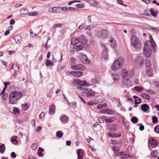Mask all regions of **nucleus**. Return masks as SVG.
<instances>
[{"label":"nucleus","instance_id":"nucleus-48","mask_svg":"<svg viewBox=\"0 0 159 159\" xmlns=\"http://www.w3.org/2000/svg\"><path fill=\"white\" fill-rule=\"evenodd\" d=\"M13 112L15 114H19L20 113L19 110L17 108L14 107L13 109Z\"/></svg>","mask_w":159,"mask_h":159},{"label":"nucleus","instance_id":"nucleus-4","mask_svg":"<svg viewBox=\"0 0 159 159\" xmlns=\"http://www.w3.org/2000/svg\"><path fill=\"white\" fill-rule=\"evenodd\" d=\"M124 59L123 58L119 57L115 61L111 66L112 70H116L122 67L124 63Z\"/></svg>","mask_w":159,"mask_h":159},{"label":"nucleus","instance_id":"nucleus-40","mask_svg":"<svg viewBox=\"0 0 159 159\" xmlns=\"http://www.w3.org/2000/svg\"><path fill=\"white\" fill-rule=\"evenodd\" d=\"M83 46L82 45L80 44L78 45H76L74 47V49L77 51H80L83 49Z\"/></svg>","mask_w":159,"mask_h":159},{"label":"nucleus","instance_id":"nucleus-13","mask_svg":"<svg viewBox=\"0 0 159 159\" xmlns=\"http://www.w3.org/2000/svg\"><path fill=\"white\" fill-rule=\"evenodd\" d=\"M108 128L110 131L113 132L116 131L117 129V127L116 124L109 125L107 126Z\"/></svg>","mask_w":159,"mask_h":159},{"label":"nucleus","instance_id":"nucleus-61","mask_svg":"<svg viewBox=\"0 0 159 159\" xmlns=\"http://www.w3.org/2000/svg\"><path fill=\"white\" fill-rule=\"evenodd\" d=\"M38 13L37 12H34L29 13V15L30 16H36L37 15Z\"/></svg>","mask_w":159,"mask_h":159},{"label":"nucleus","instance_id":"nucleus-17","mask_svg":"<svg viewBox=\"0 0 159 159\" xmlns=\"http://www.w3.org/2000/svg\"><path fill=\"white\" fill-rule=\"evenodd\" d=\"M147 75L148 76H152L153 75V70L151 68H147L146 70Z\"/></svg>","mask_w":159,"mask_h":159},{"label":"nucleus","instance_id":"nucleus-49","mask_svg":"<svg viewBox=\"0 0 159 159\" xmlns=\"http://www.w3.org/2000/svg\"><path fill=\"white\" fill-rule=\"evenodd\" d=\"M22 109L24 111L27 110L28 108V107L27 106V105L26 103H24L22 104Z\"/></svg>","mask_w":159,"mask_h":159},{"label":"nucleus","instance_id":"nucleus-56","mask_svg":"<svg viewBox=\"0 0 159 159\" xmlns=\"http://www.w3.org/2000/svg\"><path fill=\"white\" fill-rule=\"evenodd\" d=\"M152 122L154 123H157V118L155 116H152Z\"/></svg>","mask_w":159,"mask_h":159},{"label":"nucleus","instance_id":"nucleus-11","mask_svg":"<svg viewBox=\"0 0 159 159\" xmlns=\"http://www.w3.org/2000/svg\"><path fill=\"white\" fill-rule=\"evenodd\" d=\"M104 48L102 53V57L104 59L106 60L107 59L108 56V53L107 48H106L105 46L103 44Z\"/></svg>","mask_w":159,"mask_h":159},{"label":"nucleus","instance_id":"nucleus-14","mask_svg":"<svg viewBox=\"0 0 159 159\" xmlns=\"http://www.w3.org/2000/svg\"><path fill=\"white\" fill-rule=\"evenodd\" d=\"M79 43L78 38L72 37L71 39V43L73 45H75Z\"/></svg>","mask_w":159,"mask_h":159},{"label":"nucleus","instance_id":"nucleus-54","mask_svg":"<svg viewBox=\"0 0 159 159\" xmlns=\"http://www.w3.org/2000/svg\"><path fill=\"white\" fill-rule=\"evenodd\" d=\"M96 104L92 100L87 102V104L89 106H92L95 105Z\"/></svg>","mask_w":159,"mask_h":159},{"label":"nucleus","instance_id":"nucleus-12","mask_svg":"<svg viewBox=\"0 0 159 159\" xmlns=\"http://www.w3.org/2000/svg\"><path fill=\"white\" fill-rule=\"evenodd\" d=\"M148 142L152 146V148H155L158 145V142L156 140L153 138L150 139Z\"/></svg>","mask_w":159,"mask_h":159},{"label":"nucleus","instance_id":"nucleus-43","mask_svg":"<svg viewBox=\"0 0 159 159\" xmlns=\"http://www.w3.org/2000/svg\"><path fill=\"white\" fill-rule=\"evenodd\" d=\"M145 62L146 66L148 67V68H150L151 66V63L150 61L148 59H146L145 60Z\"/></svg>","mask_w":159,"mask_h":159},{"label":"nucleus","instance_id":"nucleus-21","mask_svg":"<svg viewBox=\"0 0 159 159\" xmlns=\"http://www.w3.org/2000/svg\"><path fill=\"white\" fill-rule=\"evenodd\" d=\"M141 108L143 111L147 112L149 109V107L148 105L145 104L141 106Z\"/></svg>","mask_w":159,"mask_h":159},{"label":"nucleus","instance_id":"nucleus-6","mask_svg":"<svg viewBox=\"0 0 159 159\" xmlns=\"http://www.w3.org/2000/svg\"><path fill=\"white\" fill-rule=\"evenodd\" d=\"M79 57L83 63L88 64L89 63L90 61L88 59L85 54L83 53H81L79 55Z\"/></svg>","mask_w":159,"mask_h":159},{"label":"nucleus","instance_id":"nucleus-22","mask_svg":"<svg viewBox=\"0 0 159 159\" xmlns=\"http://www.w3.org/2000/svg\"><path fill=\"white\" fill-rule=\"evenodd\" d=\"M77 154L78 157V159H83V152L82 149H79L78 150Z\"/></svg>","mask_w":159,"mask_h":159},{"label":"nucleus","instance_id":"nucleus-41","mask_svg":"<svg viewBox=\"0 0 159 159\" xmlns=\"http://www.w3.org/2000/svg\"><path fill=\"white\" fill-rule=\"evenodd\" d=\"M5 150V145L4 144H2L0 146V151L1 153L3 152Z\"/></svg>","mask_w":159,"mask_h":159},{"label":"nucleus","instance_id":"nucleus-46","mask_svg":"<svg viewBox=\"0 0 159 159\" xmlns=\"http://www.w3.org/2000/svg\"><path fill=\"white\" fill-rule=\"evenodd\" d=\"M56 134L57 137L61 138L62 136L63 133L60 131H58L57 132Z\"/></svg>","mask_w":159,"mask_h":159},{"label":"nucleus","instance_id":"nucleus-58","mask_svg":"<svg viewBox=\"0 0 159 159\" xmlns=\"http://www.w3.org/2000/svg\"><path fill=\"white\" fill-rule=\"evenodd\" d=\"M71 61L74 64L76 63V61L75 58L73 57H71L70 59Z\"/></svg>","mask_w":159,"mask_h":159},{"label":"nucleus","instance_id":"nucleus-51","mask_svg":"<svg viewBox=\"0 0 159 159\" xmlns=\"http://www.w3.org/2000/svg\"><path fill=\"white\" fill-rule=\"evenodd\" d=\"M93 25H90L85 28L84 29L85 30H91L93 28Z\"/></svg>","mask_w":159,"mask_h":159},{"label":"nucleus","instance_id":"nucleus-44","mask_svg":"<svg viewBox=\"0 0 159 159\" xmlns=\"http://www.w3.org/2000/svg\"><path fill=\"white\" fill-rule=\"evenodd\" d=\"M134 89L135 90L138 92H140L143 90L142 87L138 86L135 87Z\"/></svg>","mask_w":159,"mask_h":159},{"label":"nucleus","instance_id":"nucleus-47","mask_svg":"<svg viewBox=\"0 0 159 159\" xmlns=\"http://www.w3.org/2000/svg\"><path fill=\"white\" fill-rule=\"evenodd\" d=\"M95 35L96 36L99 38H101V31H96Z\"/></svg>","mask_w":159,"mask_h":159},{"label":"nucleus","instance_id":"nucleus-2","mask_svg":"<svg viewBox=\"0 0 159 159\" xmlns=\"http://www.w3.org/2000/svg\"><path fill=\"white\" fill-rule=\"evenodd\" d=\"M22 96V93L21 92L13 91L9 94V102L11 104H14L16 103L17 100H19Z\"/></svg>","mask_w":159,"mask_h":159},{"label":"nucleus","instance_id":"nucleus-64","mask_svg":"<svg viewBox=\"0 0 159 159\" xmlns=\"http://www.w3.org/2000/svg\"><path fill=\"white\" fill-rule=\"evenodd\" d=\"M16 121L18 123L20 124H22L23 122V120H20L19 119H17L16 120Z\"/></svg>","mask_w":159,"mask_h":159},{"label":"nucleus","instance_id":"nucleus-59","mask_svg":"<svg viewBox=\"0 0 159 159\" xmlns=\"http://www.w3.org/2000/svg\"><path fill=\"white\" fill-rule=\"evenodd\" d=\"M78 64L76 65L72 66H71V68L74 70H77L78 69Z\"/></svg>","mask_w":159,"mask_h":159},{"label":"nucleus","instance_id":"nucleus-63","mask_svg":"<svg viewBox=\"0 0 159 159\" xmlns=\"http://www.w3.org/2000/svg\"><path fill=\"white\" fill-rule=\"evenodd\" d=\"M44 116V113L43 112H42L39 115V118L40 119H42Z\"/></svg>","mask_w":159,"mask_h":159},{"label":"nucleus","instance_id":"nucleus-62","mask_svg":"<svg viewBox=\"0 0 159 159\" xmlns=\"http://www.w3.org/2000/svg\"><path fill=\"white\" fill-rule=\"evenodd\" d=\"M62 26V24L61 23H57L54 25L53 27L54 28H56L58 27H60Z\"/></svg>","mask_w":159,"mask_h":159},{"label":"nucleus","instance_id":"nucleus-30","mask_svg":"<svg viewBox=\"0 0 159 159\" xmlns=\"http://www.w3.org/2000/svg\"><path fill=\"white\" fill-rule=\"evenodd\" d=\"M110 44L111 47L113 48H115L116 47V44L115 40L112 38L110 41Z\"/></svg>","mask_w":159,"mask_h":159},{"label":"nucleus","instance_id":"nucleus-8","mask_svg":"<svg viewBox=\"0 0 159 159\" xmlns=\"http://www.w3.org/2000/svg\"><path fill=\"white\" fill-rule=\"evenodd\" d=\"M85 92L86 95V97H93L95 95V92L93 91L91 89H86Z\"/></svg>","mask_w":159,"mask_h":159},{"label":"nucleus","instance_id":"nucleus-32","mask_svg":"<svg viewBox=\"0 0 159 159\" xmlns=\"http://www.w3.org/2000/svg\"><path fill=\"white\" fill-rule=\"evenodd\" d=\"M67 102L69 103V105L74 109H75L77 107L76 102H72L70 103L68 101Z\"/></svg>","mask_w":159,"mask_h":159},{"label":"nucleus","instance_id":"nucleus-31","mask_svg":"<svg viewBox=\"0 0 159 159\" xmlns=\"http://www.w3.org/2000/svg\"><path fill=\"white\" fill-rule=\"evenodd\" d=\"M149 11L150 12L151 15L152 16L154 17H156L157 14L158 13V11H154V9L152 8H150L149 10Z\"/></svg>","mask_w":159,"mask_h":159},{"label":"nucleus","instance_id":"nucleus-28","mask_svg":"<svg viewBox=\"0 0 159 159\" xmlns=\"http://www.w3.org/2000/svg\"><path fill=\"white\" fill-rule=\"evenodd\" d=\"M57 7H49L48 9V11L52 13H57Z\"/></svg>","mask_w":159,"mask_h":159},{"label":"nucleus","instance_id":"nucleus-15","mask_svg":"<svg viewBox=\"0 0 159 159\" xmlns=\"http://www.w3.org/2000/svg\"><path fill=\"white\" fill-rule=\"evenodd\" d=\"M14 39L16 43H20L22 41V37L20 35H16L14 37Z\"/></svg>","mask_w":159,"mask_h":159},{"label":"nucleus","instance_id":"nucleus-45","mask_svg":"<svg viewBox=\"0 0 159 159\" xmlns=\"http://www.w3.org/2000/svg\"><path fill=\"white\" fill-rule=\"evenodd\" d=\"M85 26V24L84 23H82L77 28V31L79 32Z\"/></svg>","mask_w":159,"mask_h":159},{"label":"nucleus","instance_id":"nucleus-39","mask_svg":"<svg viewBox=\"0 0 159 159\" xmlns=\"http://www.w3.org/2000/svg\"><path fill=\"white\" fill-rule=\"evenodd\" d=\"M141 96L143 98L147 100H149L150 99V96L146 93H142L141 94Z\"/></svg>","mask_w":159,"mask_h":159},{"label":"nucleus","instance_id":"nucleus-18","mask_svg":"<svg viewBox=\"0 0 159 159\" xmlns=\"http://www.w3.org/2000/svg\"><path fill=\"white\" fill-rule=\"evenodd\" d=\"M87 2L94 7H97L98 4L97 2L95 0H87Z\"/></svg>","mask_w":159,"mask_h":159},{"label":"nucleus","instance_id":"nucleus-52","mask_svg":"<svg viewBox=\"0 0 159 159\" xmlns=\"http://www.w3.org/2000/svg\"><path fill=\"white\" fill-rule=\"evenodd\" d=\"M37 148V145L36 143H33L31 146V148L33 150H36Z\"/></svg>","mask_w":159,"mask_h":159},{"label":"nucleus","instance_id":"nucleus-50","mask_svg":"<svg viewBox=\"0 0 159 159\" xmlns=\"http://www.w3.org/2000/svg\"><path fill=\"white\" fill-rule=\"evenodd\" d=\"M76 7L77 8H83L84 7L85 5L83 3L77 4Z\"/></svg>","mask_w":159,"mask_h":159},{"label":"nucleus","instance_id":"nucleus-20","mask_svg":"<svg viewBox=\"0 0 159 159\" xmlns=\"http://www.w3.org/2000/svg\"><path fill=\"white\" fill-rule=\"evenodd\" d=\"M147 10H146L144 11L143 13L141 14V16L143 18H148V17H151V15L149 13H147Z\"/></svg>","mask_w":159,"mask_h":159},{"label":"nucleus","instance_id":"nucleus-24","mask_svg":"<svg viewBox=\"0 0 159 159\" xmlns=\"http://www.w3.org/2000/svg\"><path fill=\"white\" fill-rule=\"evenodd\" d=\"M128 71L125 69H124L122 70L121 72V75L123 78L127 77L128 75Z\"/></svg>","mask_w":159,"mask_h":159},{"label":"nucleus","instance_id":"nucleus-42","mask_svg":"<svg viewBox=\"0 0 159 159\" xmlns=\"http://www.w3.org/2000/svg\"><path fill=\"white\" fill-rule=\"evenodd\" d=\"M131 121L134 123H136L138 122V119L136 117L134 116L131 118Z\"/></svg>","mask_w":159,"mask_h":159},{"label":"nucleus","instance_id":"nucleus-60","mask_svg":"<svg viewBox=\"0 0 159 159\" xmlns=\"http://www.w3.org/2000/svg\"><path fill=\"white\" fill-rule=\"evenodd\" d=\"M98 119L99 121V122L100 123H104V121L103 120V119H102V118L101 116L99 117L98 118Z\"/></svg>","mask_w":159,"mask_h":159},{"label":"nucleus","instance_id":"nucleus-3","mask_svg":"<svg viewBox=\"0 0 159 159\" xmlns=\"http://www.w3.org/2000/svg\"><path fill=\"white\" fill-rule=\"evenodd\" d=\"M72 84L74 86H76L78 89L83 90V86L90 85V84L85 80H81L78 79H75L72 82Z\"/></svg>","mask_w":159,"mask_h":159},{"label":"nucleus","instance_id":"nucleus-19","mask_svg":"<svg viewBox=\"0 0 159 159\" xmlns=\"http://www.w3.org/2000/svg\"><path fill=\"white\" fill-rule=\"evenodd\" d=\"M101 38H105L107 36V32L105 30H103L101 31Z\"/></svg>","mask_w":159,"mask_h":159},{"label":"nucleus","instance_id":"nucleus-9","mask_svg":"<svg viewBox=\"0 0 159 159\" xmlns=\"http://www.w3.org/2000/svg\"><path fill=\"white\" fill-rule=\"evenodd\" d=\"M70 74L75 77H80L83 75V72L82 71H72L70 72Z\"/></svg>","mask_w":159,"mask_h":159},{"label":"nucleus","instance_id":"nucleus-1","mask_svg":"<svg viewBox=\"0 0 159 159\" xmlns=\"http://www.w3.org/2000/svg\"><path fill=\"white\" fill-rule=\"evenodd\" d=\"M152 38L150 41H146L144 43L143 48V54L146 57H149L152 53L151 47L154 52H155L156 44L151 36L150 39Z\"/></svg>","mask_w":159,"mask_h":159},{"label":"nucleus","instance_id":"nucleus-16","mask_svg":"<svg viewBox=\"0 0 159 159\" xmlns=\"http://www.w3.org/2000/svg\"><path fill=\"white\" fill-rule=\"evenodd\" d=\"M116 120V117L115 116L110 117L106 120V122L107 123L114 122Z\"/></svg>","mask_w":159,"mask_h":159},{"label":"nucleus","instance_id":"nucleus-53","mask_svg":"<svg viewBox=\"0 0 159 159\" xmlns=\"http://www.w3.org/2000/svg\"><path fill=\"white\" fill-rule=\"evenodd\" d=\"M108 135L111 137L115 138L116 137V134H112L110 132H108Z\"/></svg>","mask_w":159,"mask_h":159},{"label":"nucleus","instance_id":"nucleus-37","mask_svg":"<svg viewBox=\"0 0 159 159\" xmlns=\"http://www.w3.org/2000/svg\"><path fill=\"white\" fill-rule=\"evenodd\" d=\"M16 136L15 137H12L11 139V142L14 144H16L18 143V141L16 139Z\"/></svg>","mask_w":159,"mask_h":159},{"label":"nucleus","instance_id":"nucleus-26","mask_svg":"<svg viewBox=\"0 0 159 159\" xmlns=\"http://www.w3.org/2000/svg\"><path fill=\"white\" fill-rule=\"evenodd\" d=\"M60 119L61 122L64 124L67 122L69 118L68 117L64 116L61 117Z\"/></svg>","mask_w":159,"mask_h":159},{"label":"nucleus","instance_id":"nucleus-35","mask_svg":"<svg viewBox=\"0 0 159 159\" xmlns=\"http://www.w3.org/2000/svg\"><path fill=\"white\" fill-rule=\"evenodd\" d=\"M112 77L114 80H117L119 79V76L116 74H112Z\"/></svg>","mask_w":159,"mask_h":159},{"label":"nucleus","instance_id":"nucleus-29","mask_svg":"<svg viewBox=\"0 0 159 159\" xmlns=\"http://www.w3.org/2000/svg\"><path fill=\"white\" fill-rule=\"evenodd\" d=\"M55 106L54 105L50 106L49 108V113L50 114H52L55 112Z\"/></svg>","mask_w":159,"mask_h":159},{"label":"nucleus","instance_id":"nucleus-38","mask_svg":"<svg viewBox=\"0 0 159 159\" xmlns=\"http://www.w3.org/2000/svg\"><path fill=\"white\" fill-rule=\"evenodd\" d=\"M115 112L112 110L109 109H106V114L108 115H113Z\"/></svg>","mask_w":159,"mask_h":159},{"label":"nucleus","instance_id":"nucleus-55","mask_svg":"<svg viewBox=\"0 0 159 159\" xmlns=\"http://www.w3.org/2000/svg\"><path fill=\"white\" fill-rule=\"evenodd\" d=\"M155 132L158 134H159V126H156L154 128Z\"/></svg>","mask_w":159,"mask_h":159},{"label":"nucleus","instance_id":"nucleus-23","mask_svg":"<svg viewBox=\"0 0 159 159\" xmlns=\"http://www.w3.org/2000/svg\"><path fill=\"white\" fill-rule=\"evenodd\" d=\"M20 12L21 15H23L28 13L29 11L27 8H23L20 10Z\"/></svg>","mask_w":159,"mask_h":159},{"label":"nucleus","instance_id":"nucleus-33","mask_svg":"<svg viewBox=\"0 0 159 159\" xmlns=\"http://www.w3.org/2000/svg\"><path fill=\"white\" fill-rule=\"evenodd\" d=\"M78 70H85V68L84 66L82 64H78Z\"/></svg>","mask_w":159,"mask_h":159},{"label":"nucleus","instance_id":"nucleus-7","mask_svg":"<svg viewBox=\"0 0 159 159\" xmlns=\"http://www.w3.org/2000/svg\"><path fill=\"white\" fill-rule=\"evenodd\" d=\"M143 58L141 56L137 57L135 60L134 63L136 66L141 67L143 64Z\"/></svg>","mask_w":159,"mask_h":159},{"label":"nucleus","instance_id":"nucleus-34","mask_svg":"<svg viewBox=\"0 0 159 159\" xmlns=\"http://www.w3.org/2000/svg\"><path fill=\"white\" fill-rule=\"evenodd\" d=\"M13 69L15 71V75L17 74V73L19 71V68L17 65L13 66Z\"/></svg>","mask_w":159,"mask_h":159},{"label":"nucleus","instance_id":"nucleus-25","mask_svg":"<svg viewBox=\"0 0 159 159\" xmlns=\"http://www.w3.org/2000/svg\"><path fill=\"white\" fill-rule=\"evenodd\" d=\"M123 122L124 125L127 128V129H129V122L125 119L124 117L123 118Z\"/></svg>","mask_w":159,"mask_h":159},{"label":"nucleus","instance_id":"nucleus-27","mask_svg":"<svg viewBox=\"0 0 159 159\" xmlns=\"http://www.w3.org/2000/svg\"><path fill=\"white\" fill-rule=\"evenodd\" d=\"M158 154L159 152L157 150H153L151 152V156L154 158L157 157Z\"/></svg>","mask_w":159,"mask_h":159},{"label":"nucleus","instance_id":"nucleus-10","mask_svg":"<svg viewBox=\"0 0 159 159\" xmlns=\"http://www.w3.org/2000/svg\"><path fill=\"white\" fill-rule=\"evenodd\" d=\"M78 38L80 43L83 45H84L87 43V40L85 38V37L84 35H80Z\"/></svg>","mask_w":159,"mask_h":159},{"label":"nucleus","instance_id":"nucleus-5","mask_svg":"<svg viewBox=\"0 0 159 159\" xmlns=\"http://www.w3.org/2000/svg\"><path fill=\"white\" fill-rule=\"evenodd\" d=\"M131 42L133 47L136 49H139L141 46V43L139 39L136 36H132L131 39Z\"/></svg>","mask_w":159,"mask_h":159},{"label":"nucleus","instance_id":"nucleus-57","mask_svg":"<svg viewBox=\"0 0 159 159\" xmlns=\"http://www.w3.org/2000/svg\"><path fill=\"white\" fill-rule=\"evenodd\" d=\"M30 36L33 38L34 37L36 36V34L33 33L32 30H30Z\"/></svg>","mask_w":159,"mask_h":159},{"label":"nucleus","instance_id":"nucleus-36","mask_svg":"<svg viewBox=\"0 0 159 159\" xmlns=\"http://www.w3.org/2000/svg\"><path fill=\"white\" fill-rule=\"evenodd\" d=\"M57 56L59 57H60V59L59 60H58L56 59H55L54 60H53V62H56L57 61H58L59 62H61L62 60V55L61 53H60V54L58 55Z\"/></svg>","mask_w":159,"mask_h":159}]
</instances>
